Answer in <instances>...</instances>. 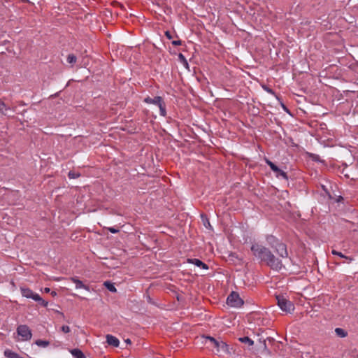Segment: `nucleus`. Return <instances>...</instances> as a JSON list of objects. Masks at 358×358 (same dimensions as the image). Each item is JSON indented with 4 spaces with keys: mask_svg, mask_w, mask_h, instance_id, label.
I'll return each mask as SVG.
<instances>
[{
    "mask_svg": "<svg viewBox=\"0 0 358 358\" xmlns=\"http://www.w3.org/2000/svg\"><path fill=\"white\" fill-rule=\"evenodd\" d=\"M250 250L252 255L260 264H264L271 269L280 271L284 267L280 257H275L273 252L266 246L255 243L252 244Z\"/></svg>",
    "mask_w": 358,
    "mask_h": 358,
    "instance_id": "f257e3e1",
    "label": "nucleus"
},
{
    "mask_svg": "<svg viewBox=\"0 0 358 358\" xmlns=\"http://www.w3.org/2000/svg\"><path fill=\"white\" fill-rule=\"evenodd\" d=\"M266 241L279 257L287 258L289 256L287 245L272 234L266 236Z\"/></svg>",
    "mask_w": 358,
    "mask_h": 358,
    "instance_id": "f03ea898",
    "label": "nucleus"
},
{
    "mask_svg": "<svg viewBox=\"0 0 358 358\" xmlns=\"http://www.w3.org/2000/svg\"><path fill=\"white\" fill-rule=\"evenodd\" d=\"M205 339V344L208 345V348H215L217 352H228V345L222 341H217L215 338L210 336H203Z\"/></svg>",
    "mask_w": 358,
    "mask_h": 358,
    "instance_id": "7ed1b4c3",
    "label": "nucleus"
},
{
    "mask_svg": "<svg viewBox=\"0 0 358 358\" xmlns=\"http://www.w3.org/2000/svg\"><path fill=\"white\" fill-rule=\"evenodd\" d=\"M277 304L280 308L286 313H291L294 310V303L285 298L283 295L276 296Z\"/></svg>",
    "mask_w": 358,
    "mask_h": 358,
    "instance_id": "20e7f679",
    "label": "nucleus"
},
{
    "mask_svg": "<svg viewBox=\"0 0 358 358\" xmlns=\"http://www.w3.org/2000/svg\"><path fill=\"white\" fill-rule=\"evenodd\" d=\"M227 303L231 307L239 308L243 305L244 301L238 292H232L227 299Z\"/></svg>",
    "mask_w": 358,
    "mask_h": 358,
    "instance_id": "39448f33",
    "label": "nucleus"
},
{
    "mask_svg": "<svg viewBox=\"0 0 358 358\" xmlns=\"http://www.w3.org/2000/svg\"><path fill=\"white\" fill-rule=\"evenodd\" d=\"M266 164L271 168V169L275 173L277 178L282 177L285 180H288V176L286 172L279 169L273 162L267 158L264 159Z\"/></svg>",
    "mask_w": 358,
    "mask_h": 358,
    "instance_id": "423d86ee",
    "label": "nucleus"
},
{
    "mask_svg": "<svg viewBox=\"0 0 358 358\" xmlns=\"http://www.w3.org/2000/svg\"><path fill=\"white\" fill-rule=\"evenodd\" d=\"M17 333L22 336L23 341H29L32 336L31 329L26 324L19 325L17 328Z\"/></svg>",
    "mask_w": 358,
    "mask_h": 358,
    "instance_id": "0eeeda50",
    "label": "nucleus"
},
{
    "mask_svg": "<svg viewBox=\"0 0 358 358\" xmlns=\"http://www.w3.org/2000/svg\"><path fill=\"white\" fill-rule=\"evenodd\" d=\"M20 291L22 296L24 297L31 299L33 300L38 299V294L34 293L31 289L28 287H21Z\"/></svg>",
    "mask_w": 358,
    "mask_h": 358,
    "instance_id": "6e6552de",
    "label": "nucleus"
},
{
    "mask_svg": "<svg viewBox=\"0 0 358 358\" xmlns=\"http://www.w3.org/2000/svg\"><path fill=\"white\" fill-rule=\"evenodd\" d=\"M145 103L148 104H155L157 106H159L162 103H163L164 101L163 98L160 96H156L154 98H151L150 96H147L144 99L143 101Z\"/></svg>",
    "mask_w": 358,
    "mask_h": 358,
    "instance_id": "1a4fd4ad",
    "label": "nucleus"
},
{
    "mask_svg": "<svg viewBox=\"0 0 358 358\" xmlns=\"http://www.w3.org/2000/svg\"><path fill=\"white\" fill-rule=\"evenodd\" d=\"M187 262L189 264H194L195 266H196L198 267H201L205 270H207L209 268L208 266L206 264H205L204 262H203L202 261H201L199 259H187Z\"/></svg>",
    "mask_w": 358,
    "mask_h": 358,
    "instance_id": "9d476101",
    "label": "nucleus"
},
{
    "mask_svg": "<svg viewBox=\"0 0 358 358\" xmlns=\"http://www.w3.org/2000/svg\"><path fill=\"white\" fill-rule=\"evenodd\" d=\"M70 280L76 284V287L77 289H85L87 291H90L89 285H85L81 280H80L77 277H72Z\"/></svg>",
    "mask_w": 358,
    "mask_h": 358,
    "instance_id": "9b49d317",
    "label": "nucleus"
},
{
    "mask_svg": "<svg viewBox=\"0 0 358 358\" xmlns=\"http://www.w3.org/2000/svg\"><path fill=\"white\" fill-rule=\"evenodd\" d=\"M106 342L109 345L113 347H118L120 344L119 340L115 336L110 334L106 336Z\"/></svg>",
    "mask_w": 358,
    "mask_h": 358,
    "instance_id": "f8f14e48",
    "label": "nucleus"
},
{
    "mask_svg": "<svg viewBox=\"0 0 358 358\" xmlns=\"http://www.w3.org/2000/svg\"><path fill=\"white\" fill-rule=\"evenodd\" d=\"M70 352L75 358H86L85 354L78 348L72 349Z\"/></svg>",
    "mask_w": 358,
    "mask_h": 358,
    "instance_id": "ddd939ff",
    "label": "nucleus"
},
{
    "mask_svg": "<svg viewBox=\"0 0 358 358\" xmlns=\"http://www.w3.org/2000/svg\"><path fill=\"white\" fill-rule=\"evenodd\" d=\"M4 355L8 358H23L22 357H20V355L17 352H13L9 349H6L4 351Z\"/></svg>",
    "mask_w": 358,
    "mask_h": 358,
    "instance_id": "4468645a",
    "label": "nucleus"
},
{
    "mask_svg": "<svg viewBox=\"0 0 358 358\" xmlns=\"http://www.w3.org/2000/svg\"><path fill=\"white\" fill-rule=\"evenodd\" d=\"M201 218L202 222H203V225L205 226L206 228H207V229H211L212 228L207 215H206L204 213L201 214Z\"/></svg>",
    "mask_w": 358,
    "mask_h": 358,
    "instance_id": "2eb2a0df",
    "label": "nucleus"
},
{
    "mask_svg": "<svg viewBox=\"0 0 358 358\" xmlns=\"http://www.w3.org/2000/svg\"><path fill=\"white\" fill-rule=\"evenodd\" d=\"M10 110V108L7 106L6 103L0 99V113L3 115H6V111Z\"/></svg>",
    "mask_w": 358,
    "mask_h": 358,
    "instance_id": "dca6fc26",
    "label": "nucleus"
},
{
    "mask_svg": "<svg viewBox=\"0 0 358 358\" xmlns=\"http://www.w3.org/2000/svg\"><path fill=\"white\" fill-rule=\"evenodd\" d=\"M331 253L332 255H338L341 258H345V259H347L349 262H351L352 260H353V258L351 257H348V256H345L344 255L342 252H338L336 250H331Z\"/></svg>",
    "mask_w": 358,
    "mask_h": 358,
    "instance_id": "f3484780",
    "label": "nucleus"
},
{
    "mask_svg": "<svg viewBox=\"0 0 358 358\" xmlns=\"http://www.w3.org/2000/svg\"><path fill=\"white\" fill-rule=\"evenodd\" d=\"M103 285L106 289H108L111 292L115 293L117 292V289L115 288L114 284L110 281L104 282Z\"/></svg>",
    "mask_w": 358,
    "mask_h": 358,
    "instance_id": "a211bd4d",
    "label": "nucleus"
},
{
    "mask_svg": "<svg viewBox=\"0 0 358 358\" xmlns=\"http://www.w3.org/2000/svg\"><path fill=\"white\" fill-rule=\"evenodd\" d=\"M335 333L340 338H345L348 336V332L345 329L339 327L335 329Z\"/></svg>",
    "mask_w": 358,
    "mask_h": 358,
    "instance_id": "6ab92c4d",
    "label": "nucleus"
},
{
    "mask_svg": "<svg viewBox=\"0 0 358 358\" xmlns=\"http://www.w3.org/2000/svg\"><path fill=\"white\" fill-rule=\"evenodd\" d=\"M238 340L241 343L248 344L249 346H252L254 344V341L248 336L241 337Z\"/></svg>",
    "mask_w": 358,
    "mask_h": 358,
    "instance_id": "aec40b11",
    "label": "nucleus"
},
{
    "mask_svg": "<svg viewBox=\"0 0 358 358\" xmlns=\"http://www.w3.org/2000/svg\"><path fill=\"white\" fill-rule=\"evenodd\" d=\"M35 344L39 347L45 348L50 345V342L48 341L38 339L35 341Z\"/></svg>",
    "mask_w": 358,
    "mask_h": 358,
    "instance_id": "412c9836",
    "label": "nucleus"
},
{
    "mask_svg": "<svg viewBox=\"0 0 358 358\" xmlns=\"http://www.w3.org/2000/svg\"><path fill=\"white\" fill-rule=\"evenodd\" d=\"M67 62L71 64H74L77 61V57L73 54H69L66 58Z\"/></svg>",
    "mask_w": 358,
    "mask_h": 358,
    "instance_id": "4be33fe9",
    "label": "nucleus"
},
{
    "mask_svg": "<svg viewBox=\"0 0 358 358\" xmlns=\"http://www.w3.org/2000/svg\"><path fill=\"white\" fill-rule=\"evenodd\" d=\"M160 115L163 117H165L166 115V103L164 101L159 106Z\"/></svg>",
    "mask_w": 358,
    "mask_h": 358,
    "instance_id": "5701e85b",
    "label": "nucleus"
},
{
    "mask_svg": "<svg viewBox=\"0 0 358 358\" xmlns=\"http://www.w3.org/2000/svg\"><path fill=\"white\" fill-rule=\"evenodd\" d=\"M178 59L180 60V62L186 67V68H188L189 66V64H188V62L185 58V57L182 54V53H179L178 55Z\"/></svg>",
    "mask_w": 358,
    "mask_h": 358,
    "instance_id": "b1692460",
    "label": "nucleus"
},
{
    "mask_svg": "<svg viewBox=\"0 0 358 358\" xmlns=\"http://www.w3.org/2000/svg\"><path fill=\"white\" fill-rule=\"evenodd\" d=\"M35 301L38 302L40 305H41L43 307H47L48 305V302L43 299L40 295L38 294V299L34 300Z\"/></svg>",
    "mask_w": 358,
    "mask_h": 358,
    "instance_id": "393cba45",
    "label": "nucleus"
},
{
    "mask_svg": "<svg viewBox=\"0 0 358 358\" xmlns=\"http://www.w3.org/2000/svg\"><path fill=\"white\" fill-rule=\"evenodd\" d=\"M80 176V174L79 173H76L75 171H70L68 173V176L69 178H71V179H75V178H78L79 176Z\"/></svg>",
    "mask_w": 358,
    "mask_h": 358,
    "instance_id": "a878e982",
    "label": "nucleus"
},
{
    "mask_svg": "<svg viewBox=\"0 0 358 358\" xmlns=\"http://www.w3.org/2000/svg\"><path fill=\"white\" fill-rule=\"evenodd\" d=\"M310 157L312 159V160H313L315 162H320V157L318 155L310 154Z\"/></svg>",
    "mask_w": 358,
    "mask_h": 358,
    "instance_id": "bb28decb",
    "label": "nucleus"
},
{
    "mask_svg": "<svg viewBox=\"0 0 358 358\" xmlns=\"http://www.w3.org/2000/svg\"><path fill=\"white\" fill-rule=\"evenodd\" d=\"M61 331L64 333H69L70 331H71V329L69 326L67 325H63L62 327H61Z\"/></svg>",
    "mask_w": 358,
    "mask_h": 358,
    "instance_id": "cd10ccee",
    "label": "nucleus"
},
{
    "mask_svg": "<svg viewBox=\"0 0 358 358\" xmlns=\"http://www.w3.org/2000/svg\"><path fill=\"white\" fill-rule=\"evenodd\" d=\"M107 229L112 234H117L120 231L118 229L114 227H108Z\"/></svg>",
    "mask_w": 358,
    "mask_h": 358,
    "instance_id": "c85d7f7f",
    "label": "nucleus"
},
{
    "mask_svg": "<svg viewBox=\"0 0 358 358\" xmlns=\"http://www.w3.org/2000/svg\"><path fill=\"white\" fill-rule=\"evenodd\" d=\"M171 43L174 46H178V45H182V41L180 40H176V41H173L171 42Z\"/></svg>",
    "mask_w": 358,
    "mask_h": 358,
    "instance_id": "c756f323",
    "label": "nucleus"
},
{
    "mask_svg": "<svg viewBox=\"0 0 358 358\" xmlns=\"http://www.w3.org/2000/svg\"><path fill=\"white\" fill-rule=\"evenodd\" d=\"M322 189L325 192V193L329 196V198H331L330 192L328 191L327 187L324 185H322Z\"/></svg>",
    "mask_w": 358,
    "mask_h": 358,
    "instance_id": "7c9ffc66",
    "label": "nucleus"
},
{
    "mask_svg": "<svg viewBox=\"0 0 358 358\" xmlns=\"http://www.w3.org/2000/svg\"><path fill=\"white\" fill-rule=\"evenodd\" d=\"M165 36H166V38L168 39H171L173 38V36L169 31H165Z\"/></svg>",
    "mask_w": 358,
    "mask_h": 358,
    "instance_id": "2f4dec72",
    "label": "nucleus"
},
{
    "mask_svg": "<svg viewBox=\"0 0 358 358\" xmlns=\"http://www.w3.org/2000/svg\"><path fill=\"white\" fill-rule=\"evenodd\" d=\"M265 90H266L268 93H270V94H274V91H273L272 89L269 88V87H265Z\"/></svg>",
    "mask_w": 358,
    "mask_h": 358,
    "instance_id": "473e14b6",
    "label": "nucleus"
},
{
    "mask_svg": "<svg viewBox=\"0 0 358 358\" xmlns=\"http://www.w3.org/2000/svg\"><path fill=\"white\" fill-rule=\"evenodd\" d=\"M44 292L45 293H49L50 292V289L49 287L44 288Z\"/></svg>",
    "mask_w": 358,
    "mask_h": 358,
    "instance_id": "72a5a7b5",
    "label": "nucleus"
},
{
    "mask_svg": "<svg viewBox=\"0 0 358 358\" xmlns=\"http://www.w3.org/2000/svg\"><path fill=\"white\" fill-rule=\"evenodd\" d=\"M50 294H51V295H52V296H56V295H57V292H56L55 291H52Z\"/></svg>",
    "mask_w": 358,
    "mask_h": 358,
    "instance_id": "f704fd0d",
    "label": "nucleus"
},
{
    "mask_svg": "<svg viewBox=\"0 0 358 358\" xmlns=\"http://www.w3.org/2000/svg\"><path fill=\"white\" fill-rule=\"evenodd\" d=\"M341 200H343V198L341 196H339L338 199H337V201H341Z\"/></svg>",
    "mask_w": 358,
    "mask_h": 358,
    "instance_id": "c9c22d12",
    "label": "nucleus"
},
{
    "mask_svg": "<svg viewBox=\"0 0 358 358\" xmlns=\"http://www.w3.org/2000/svg\"><path fill=\"white\" fill-rule=\"evenodd\" d=\"M126 342L128 343H131V341L129 339H127Z\"/></svg>",
    "mask_w": 358,
    "mask_h": 358,
    "instance_id": "e433bc0d",
    "label": "nucleus"
},
{
    "mask_svg": "<svg viewBox=\"0 0 358 358\" xmlns=\"http://www.w3.org/2000/svg\"><path fill=\"white\" fill-rule=\"evenodd\" d=\"M357 66H358V62H357Z\"/></svg>",
    "mask_w": 358,
    "mask_h": 358,
    "instance_id": "4c0bfd02",
    "label": "nucleus"
}]
</instances>
